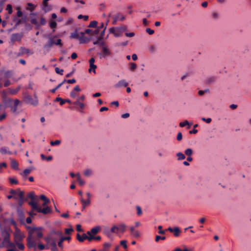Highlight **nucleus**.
Wrapping results in <instances>:
<instances>
[{"label":"nucleus","mask_w":251,"mask_h":251,"mask_svg":"<svg viewBox=\"0 0 251 251\" xmlns=\"http://www.w3.org/2000/svg\"><path fill=\"white\" fill-rule=\"evenodd\" d=\"M1 236L4 237V243L1 245V247H4V248H7V249H15L16 244L15 242L13 243L10 241V234L5 230L1 231Z\"/></svg>","instance_id":"nucleus-1"},{"label":"nucleus","mask_w":251,"mask_h":251,"mask_svg":"<svg viewBox=\"0 0 251 251\" xmlns=\"http://www.w3.org/2000/svg\"><path fill=\"white\" fill-rule=\"evenodd\" d=\"M28 204L31 205L32 208L37 211L39 213H42L44 214H47L49 213H50L51 210L50 207L49 206L45 207L44 208H42L41 207L39 206L35 201H30Z\"/></svg>","instance_id":"nucleus-2"},{"label":"nucleus","mask_w":251,"mask_h":251,"mask_svg":"<svg viewBox=\"0 0 251 251\" xmlns=\"http://www.w3.org/2000/svg\"><path fill=\"white\" fill-rule=\"evenodd\" d=\"M24 236L20 233L16 234L14 236V241L19 250L23 251L25 249V246L22 243Z\"/></svg>","instance_id":"nucleus-3"},{"label":"nucleus","mask_w":251,"mask_h":251,"mask_svg":"<svg viewBox=\"0 0 251 251\" xmlns=\"http://www.w3.org/2000/svg\"><path fill=\"white\" fill-rule=\"evenodd\" d=\"M39 240L36 238L34 236L31 235V234H29L27 238V246L29 249H31L34 248V249H36V243Z\"/></svg>","instance_id":"nucleus-4"},{"label":"nucleus","mask_w":251,"mask_h":251,"mask_svg":"<svg viewBox=\"0 0 251 251\" xmlns=\"http://www.w3.org/2000/svg\"><path fill=\"white\" fill-rule=\"evenodd\" d=\"M39 240L36 238L34 236L31 235V234H29L27 238V246L29 249H31L34 248V249H36V243Z\"/></svg>","instance_id":"nucleus-5"},{"label":"nucleus","mask_w":251,"mask_h":251,"mask_svg":"<svg viewBox=\"0 0 251 251\" xmlns=\"http://www.w3.org/2000/svg\"><path fill=\"white\" fill-rule=\"evenodd\" d=\"M55 235L60 237L62 235V233L59 231H52L50 234L49 235L50 239L51 241L50 245H52L53 243L56 244L57 239L54 237Z\"/></svg>","instance_id":"nucleus-6"},{"label":"nucleus","mask_w":251,"mask_h":251,"mask_svg":"<svg viewBox=\"0 0 251 251\" xmlns=\"http://www.w3.org/2000/svg\"><path fill=\"white\" fill-rule=\"evenodd\" d=\"M30 22L32 24L36 26V28L38 29L41 25H45L47 22L45 18L41 17L40 19V23H39L37 22V19L35 18H31L30 20Z\"/></svg>","instance_id":"nucleus-7"},{"label":"nucleus","mask_w":251,"mask_h":251,"mask_svg":"<svg viewBox=\"0 0 251 251\" xmlns=\"http://www.w3.org/2000/svg\"><path fill=\"white\" fill-rule=\"evenodd\" d=\"M24 101L26 103H29L33 105H36L38 104L37 100H34L31 96L27 95L24 97Z\"/></svg>","instance_id":"nucleus-8"},{"label":"nucleus","mask_w":251,"mask_h":251,"mask_svg":"<svg viewBox=\"0 0 251 251\" xmlns=\"http://www.w3.org/2000/svg\"><path fill=\"white\" fill-rule=\"evenodd\" d=\"M112 18L113 19L112 24L113 25H116L118 20L124 21L125 19V16L120 13L113 15Z\"/></svg>","instance_id":"nucleus-9"},{"label":"nucleus","mask_w":251,"mask_h":251,"mask_svg":"<svg viewBox=\"0 0 251 251\" xmlns=\"http://www.w3.org/2000/svg\"><path fill=\"white\" fill-rule=\"evenodd\" d=\"M48 2L46 1V0H44L42 2V9L45 13L51 11L52 9V6L51 5L49 4Z\"/></svg>","instance_id":"nucleus-10"},{"label":"nucleus","mask_w":251,"mask_h":251,"mask_svg":"<svg viewBox=\"0 0 251 251\" xmlns=\"http://www.w3.org/2000/svg\"><path fill=\"white\" fill-rule=\"evenodd\" d=\"M166 230H168L170 232L173 233L175 237H178L181 232V230L178 227H175L174 228L169 227Z\"/></svg>","instance_id":"nucleus-11"},{"label":"nucleus","mask_w":251,"mask_h":251,"mask_svg":"<svg viewBox=\"0 0 251 251\" xmlns=\"http://www.w3.org/2000/svg\"><path fill=\"white\" fill-rule=\"evenodd\" d=\"M81 91V89L78 85L75 87L74 89L70 93V97L72 98H75L78 95V93Z\"/></svg>","instance_id":"nucleus-12"},{"label":"nucleus","mask_w":251,"mask_h":251,"mask_svg":"<svg viewBox=\"0 0 251 251\" xmlns=\"http://www.w3.org/2000/svg\"><path fill=\"white\" fill-rule=\"evenodd\" d=\"M128 83L125 79H122L119 81L116 84H115L114 87L117 88H121L122 87H126L128 86Z\"/></svg>","instance_id":"nucleus-13"},{"label":"nucleus","mask_w":251,"mask_h":251,"mask_svg":"<svg viewBox=\"0 0 251 251\" xmlns=\"http://www.w3.org/2000/svg\"><path fill=\"white\" fill-rule=\"evenodd\" d=\"M54 43V41L53 40V38L50 37L47 43L44 45V48L47 49L48 50H49L52 47Z\"/></svg>","instance_id":"nucleus-14"},{"label":"nucleus","mask_w":251,"mask_h":251,"mask_svg":"<svg viewBox=\"0 0 251 251\" xmlns=\"http://www.w3.org/2000/svg\"><path fill=\"white\" fill-rule=\"evenodd\" d=\"M22 38V35L20 33L12 34L11 37V40L12 42H14L16 41H21Z\"/></svg>","instance_id":"nucleus-15"},{"label":"nucleus","mask_w":251,"mask_h":251,"mask_svg":"<svg viewBox=\"0 0 251 251\" xmlns=\"http://www.w3.org/2000/svg\"><path fill=\"white\" fill-rule=\"evenodd\" d=\"M19 197V199L16 200L18 201V205L19 206H22L25 200L24 199V192H20Z\"/></svg>","instance_id":"nucleus-16"},{"label":"nucleus","mask_w":251,"mask_h":251,"mask_svg":"<svg viewBox=\"0 0 251 251\" xmlns=\"http://www.w3.org/2000/svg\"><path fill=\"white\" fill-rule=\"evenodd\" d=\"M80 34L79 38L80 44L85 43L89 41L88 38L85 36L84 32H80Z\"/></svg>","instance_id":"nucleus-17"},{"label":"nucleus","mask_w":251,"mask_h":251,"mask_svg":"<svg viewBox=\"0 0 251 251\" xmlns=\"http://www.w3.org/2000/svg\"><path fill=\"white\" fill-rule=\"evenodd\" d=\"M21 89V86H19L18 87H17L16 89H12L11 88H9L7 89V91H8V93L12 95H15Z\"/></svg>","instance_id":"nucleus-18"},{"label":"nucleus","mask_w":251,"mask_h":251,"mask_svg":"<svg viewBox=\"0 0 251 251\" xmlns=\"http://www.w3.org/2000/svg\"><path fill=\"white\" fill-rule=\"evenodd\" d=\"M102 56L105 57L106 56L111 55V52L107 47H102Z\"/></svg>","instance_id":"nucleus-19"},{"label":"nucleus","mask_w":251,"mask_h":251,"mask_svg":"<svg viewBox=\"0 0 251 251\" xmlns=\"http://www.w3.org/2000/svg\"><path fill=\"white\" fill-rule=\"evenodd\" d=\"M20 192H24V191H21L20 189H17L16 190L11 189L10 191V193L12 194L13 196H16L17 198V200L19 199V195Z\"/></svg>","instance_id":"nucleus-20"},{"label":"nucleus","mask_w":251,"mask_h":251,"mask_svg":"<svg viewBox=\"0 0 251 251\" xmlns=\"http://www.w3.org/2000/svg\"><path fill=\"white\" fill-rule=\"evenodd\" d=\"M88 235L85 233H83L81 236L79 233L77 234V239L80 242H83L84 240L87 239Z\"/></svg>","instance_id":"nucleus-21"},{"label":"nucleus","mask_w":251,"mask_h":251,"mask_svg":"<svg viewBox=\"0 0 251 251\" xmlns=\"http://www.w3.org/2000/svg\"><path fill=\"white\" fill-rule=\"evenodd\" d=\"M0 152L2 154H12V152L9 151L8 150V148L6 147H3L1 148L0 149Z\"/></svg>","instance_id":"nucleus-22"},{"label":"nucleus","mask_w":251,"mask_h":251,"mask_svg":"<svg viewBox=\"0 0 251 251\" xmlns=\"http://www.w3.org/2000/svg\"><path fill=\"white\" fill-rule=\"evenodd\" d=\"M118 226H114L110 229V231H107L106 234H107V236L109 237H110V235H111V233H118Z\"/></svg>","instance_id":"nucleus-23"},{"label":"nucleus","mask_w":251,"mask_h":251,"mask_svg":"<svg viewBox=\"0 0 251 251\" xmlns=\"http://www.w3.org/2000/svg\"><path fill=\"white\" fill-rule=\"evenodd\" d=\"M36 197L34 192H30L27 195L26 199H30L31 200V201H35Z\"/></svg>","instance_id":"nucleus-24"},{"label":"nucleus","mask_w":251,"mask_h":251,"mask_svg":"<svg viewBox=\"0 0 251 251\" xmlns=\"http://www.w3.org/2000/svg\"><path fill=\"white\" fill-rule=\"evenodd\" d=\"M20 101L19 100L16 99L14 100V103L13 106L12 107L11 110L13 112H16L17 110V106L20 103Z\"/></svg>","instance_id":"nucleus-25"},{"label":"nucleus","mask_w":251,"mask_h":251,"mask_svg":"<svg viewBox=\"0 0 251 251\" xmlns=\"http://www.w3.org/2000/svg\"><path fill=\"white\" fill-rule=\"evenodd\" d=\"M126 226L125 224H121L118 226V231L121 233H124L126 231Z\"/></svg>","instance_id":"nucleus-26"},{"label":"nucleus","mask_w":251,"mask_h":251,"mask_svg":"<svg viewBox=\"0 0 251 251\" xmlns=\"http://www.w3.org/2000/svg\"><path fill=\"white\" fill-rule=\"evenodd\" d=\"M192 125V124H190L187 120H185L182 122L179 123V126L183 127L186 126H188L187 128H189L190 126Z\"/></svg>","instance_id":"nucleus-27"},{"label":"nucleus","mask_w":251,"mask_h":251,"mask_svg":"<svg viewBox=\"0 0 251 251\" xmlns=\"http://www.w3.org/2000/svg\"><path fill=\"white\" fill-rule=\"evenodd\" d=\"M83 174L85 176L90 177L93 175V173L91 169H87L84 171Z\"/></svg>","instance_id":"nucleus-28"},{"label":"nucleus","mask_w":251,"mask_h":251,"mask_svg":"<svg viewBox=\"0 0 251 251\" xmlns=\"http://www.w3.org/2000/svg\"><path fill=\"white\" fill-rule=\"evenodd\" d=\"M19 166V164L17 161L15 160H12L11 162V167L12 168L14 169H18Z\"/></svg>","instance_id":"nucleus-29"},{"label":"nucleus","mask_w":251,"mask_h":251,"mask_svg":"<svg viewBox=\"0 0 251 251\" xmlns=\"http://www.w3.org/2000/svg\"><path fill=\"white\" fill-rule=\"evenodd\" d=\"M176 155L177 157V160H184L185 158V154H183V153L181 152H177L176 154Z\"/></svg>","instance_id":"nucleus-30"},{"label":"nucleus","mask_w":251,"mask_h":251,"mask_svg":"<svg viewBox=\"0 0 251 251\" xmlns=\"http://www.w3.org/2000/svg\"><path fill=\"white\" fill-rule=\"evenodd\" d=\"M76 176L77 177V181L80 186H82L85 184V181L81 179L79 173L76 174Z\"/></svg>","instance_id":"nucleus-31"},{"label":"nucleus","mask_w":251,"mask_h":251,"mask_svg":"<svg viewBox=\"0 0 251 251\" xmlns=\"http://www.w3.org/2000/svg\"><path fill=\"white\" fill-rule=\"evenodd\" d=\"M73 103L74 105H78L81 109H83L85 108L84 104L82 102L79 101L78 100H76L74 101Z\"/></svg>","instance_id":"nucleus-32"},{"label":"nucleus","mask_w":251,"mask_h":251,"mask_svg":"<svg viewBox=\"0 0 251 251\" xmlns=\"http://www.w3.org/2000/svg\"><path fill=\"white\" fill-rule=\"evenodd\" d=\"M216 80V77L215 76H211L207 79L206 83L208 84L213 83Z\"/></svg>","instance_id":"nucleus-33"},{"label":"nucleus","mask_w":251,"mask_h":251,"mask_svg":"<svg viewBox=\"0 0 251 251\" xmlns=\"http://www.w3.org/2000/svg\"><path fill=\"white\" fill-rule=\"evenodd\" d=\"M193 151L190 148L187 149L184 151L185 155H186V156H191L193 154Z\"/></svg>","instance_id":"nucleus-34"},{"label":"nucleus","mask_w":251,"mask_h":251,"mask_svg":"<svg viewBox=\"0 0 251 251\" xmlns=\"http://www.w3.org/2000/svg\"><path fill=\"white\" fill-rule=\"evenodd\" d=\"M80 33H78L77 32H74L73 33H72L71 35V38H74V39H79V36H80Z\"/></svg>","instance_id":"nucleus-35"},{"label":"nucleus","mask_w":251,"mask_h":251,"mask_svg":"<svg viewBox=\"0 0 251 251\" xmlns=\"http://www.w3.org/2000/svg\"><path fill=\"white\" fill-rule=\"evenodd\" d=\"M80 201L82 204L86 205L87 206L89 205L91 203V200L87 199L84 200L83 199L81 198Z\"/></svg>","instance_id":"nucleus-36"},{"label":"nucleus","mask_w":251,"mask_h":251,"mask_svg":"<svg viewBox=\"0 0 251 251\" xmlns=\"http://www.w3.org/2000/svg\"><path fill=\"white\" fill-rule=\"evenodd\" d=\"M100 229V227H99V226L95 227L92 228L91 229V232L92 234L95 235V234H97L99 232Z\"/></svg>","instance_id":"nucleus-37"},{"label":"nucleus","mask_w":251,"mask_h":251,"mask_svg":"<svg viewBox=\"0 0 251 251\" xmlns=\"http://www.w3.org/2000/svg\"><path fill=\"white\" fill-rule=\"evenodd\" d=\"M41 157L42 159L46 160L47 161H50L52 159V157L51 155L48 156H45L44 154H41Z\"/></svg>","instance_id":"nucleus-38"},{"label":"nucleus","mask_w":251,"mask_h":251,"mask_svg":"<svg viewBox=\"0 0 251 251\" xmlns=\"http://www.w3.org/2000/svg\"><path fill=\"white\" fill-rule=\"evenodd\" d=\"M12 75V72L11 71H7L4 72V77L5 78L11 77Z\"/></svg>","instance_id":"nucleus-39"},{"label":"nucleus","mask_w":251,"mask_h":251,"mask_svg":"<svg viewBox=\"0 0 251 251\" xmlns=\"http://www.w3.org/2000/svg\"><path fill=\"white\" fill-rule=\"evenodd\" d=\"M20 50L22 54H28L29 52V50L24 47H21Z\"/></svg>","instance_id":"nucleus-40"},{"label":"nucleus","mask_w":251,"mask_h":251,"mask_svg":"<svg viewBox=\"0 0 251 251\" xmlns=\"http://www.w3.org/2000/svg\"><path fill=\"white\" fill-rule=\"evenodd\" d=\"M8 180L12 185L18 184V181L13 177H9Z\"/></svg>","instance_id":"nucleus-41"},{"label":"nucleus","mask_w":251,"mask_h":251,"mask_svg":"<svg viewBox=\"0 0 251 251\" xmlns=\"http://www.w3.org/2000/svg\"><path fill=\"white\" fill-rule=\"evenodd\" d=\"M31 170L29 169H25L23 173V176L24 177L27 176L31 172Z\"/></svg>","instance_id":"nucleus-42"},{"label":"nucleus","mask_w":251,"mask_h":251,"mask_svg":"<svg viewBox=\"0 0 251 251\" xmlns=\"http://www.w3.org/2000/svg\"><path fill=\"white\" fill-rule=\"evenodd\" d=\"M122 34L123 32H122V31H121L119 28L116 27V32L114 36L116 37H119L122 36Z\"/></svg>","instance_id":"nucleus-43"},{"label":"nucleus","mask_w":251,"mask_h":251,"mask_svg":"<svg viewBox=\"0 0 251 251\" xmlns=\"http://www.w3.org/2000/svg\"><path fill=\"white\" fill-rule=\"evenodd\" d=\"M14 21L16 22V25H19L22 23L25 22V18H22V19H17L16 18H15Z\"/></svg>","instance_id":"nucleus-44"},{"label":"nucleus","mask_w":251,"mask_h":251,"mask_svg":"<svg viewBox=\"0 0 251 251\" xmlns=\"http://www.w3.org/2000/svg\"><path fill=\"white\" fill-rule=\"evenodd\" d=\"M45 240L47 242V245L46 246V249H49L50 248V242H51V241L50 239L49 236H48V237H46L45 238Z\"/></svg>","instance_id":"nucleus-45"},{"label":"nucleus","mask_w":251,"mask_h":251,"mask_svg":"<svg viewBox=\"0 0 251 251\" xmlns=\"http://www.w3.org/2000/svg\"><path fill=\"white\" fill-rule=\"evenodd\" d=\"M60 143H61V141L59 140H57L54 141H51L50 142V145L52 146L59 145Z\"/></svg>","instance_id":"nucleus-46"},{"label":"nucleus","mask_w":251,"mask_h":251,"mask_svg":"<svg viewBox=\"0 0 251 251\" xmlns=\"http://www.w3.org/2000/svg\"><path fill=\"white\" fill-rule=\"evenodd\" d=\"M55 101L58 102L60 101V105H62L65 103V101L64 100H63L62 98L57 97L55 99Z\"/></svg>","instance_id":"nucleus-47"},{"label":"nucleus","mask_w":251,"mask_h":251,"mask_svg":"<svg viewBox=\"0 0 251 251\" xmlns=\"http://www.w3.org/2000/svg\"><path fill=\"white\" fill-rule=\"evenodd\" d=\"M97 22L96 21H93L91 22L89 25H88L89 27H96L97 25Z\"/></svg>","instance_id":"nucleus-48"},{"label":"nucleus","mask_w":251,"mask_h":251,"mask_svg":"<svg viewBox=\"0 0 251 251\" xmlns=\"http://www.w3.org/2000/svg\"><path fill=\"white\" fill-rule=\"evenodd\" d=\"M148 50L151 53H154L156 51V48L154 46L151 45L149 48Z\"/></svg>","instance_id":"nucleus-49"},{"label":"nucleus","mask_w":251,"mask_h":251,"mask_svg":"<svg viewBox=\"0 0 251 251\" xmlns=\"http://www.w3.org/2000/svg\"><path fill=\"white\" fill-rule=\"evenodd\" d=\"M131 234L136 238L139 237L140 235V232L137 230H135Z\"/></svg>","instance_id":"nucleus-50"},{"label":"nucleus","mask_w":251,"mask_h":251,"mask_svg":"<svg viewBox=\"0 0 251 251\" xmlns=\"http://www.w3.org/2000/svg\"><path fill=\"white\" fill-rule=\"evenodd\" d=\"M55 73L58 74H59L60 75H63V69H59V68H55Z\"/></svg>","instance_id":"nucleus-51"},{"label":"nucleus","mask_w":251,"mask_h":251,"mask_svg":"<svg viewBox=\"0 0 251 251\" xmlns=\"http://www.w3.org/2000/svg\"><path fill=\"white\" fill-rule=\"evenodd\" d=\"M41 200L44 201V202H50V201L49 199H48L46 196L44 195H41L40 197Z\"/></svg>","instance_id":"nucleus-52"},{"label":"nucleus","mask_w":251,"mask_h":251,"mask_svg":"<svg viewBox=\"0 0 251 251\" xmlns=\"http://www.w3.org/2000/svg\"><path fill=\"white\" fill-rule=\"evenodd\" d=\"M130 70L132 71H134L137 68V65L134 63H130Z\"/></svg>","instance_id":"nucleus-53"},{"label":"nucleus","mask_w":251,"mask_h":251,"mask_svg":"<svg viewBox=\"0 0 251 251\" xmlns=\"http://www.w3.org/2000/svg\"><path fill=\"white\" fill-rule=\"evenodd\" d=\"M166 239V237L165 236H160L159 235H156L155 236V241L156 242H158L159 240L161 239L162 240H164Z\"/></svg>","instance_id":"nucleus-54"},{"label":"nucleus","mask_w":251,"mask_h":251,"mask_svg":"<svg viewBox=\"0 0 251 251\" xmlns=\"http://www.w3.org/2000/svg\"><path fill=\"white\" fill-rule=\"evenodd\" d=\"M201 120L203 122H206V123L207 124H209L212 121V119L210 118H205L204 117H202L201 118Z\"/></svg>","instance_id":"nucleus-55"},{"label":"nucleus","mask_w":251,"mask_h":251,"mask_svg":"<svg viewBox=\"0 0 251 251\" xmlns=\"http://www.w3.org/2000/svg\"><path fill=\"white\" fill-rule=\"evenodd\" d=\"M89 18L88 16L87 15H79L78 16V19H84V21H87Z\"/></svg>","instance_id":"nucleus-56"},{"label":"nucleus","mask_w":251,"mask_h":251,"mask_svg":"<svg viewBox=\"0 0 251 251\" xmlns=\"http://www.w3.org/2000/svg\"><path fill=\"white\" fill-rule=\"evenodd\" d=\"M126 240H122L120 242V244L123 246L124 248L126 249L127 248V245H126Z\"/></svg>","instance_id":"nucleus-57"},{"label":"nucleus","mask_w":251,"mask_h":251,"mask_svg":"<svg viewBox=\"0 0 251 251\" xmlns=\"http://www.w3.org/2000/svg\"><path fill=\"white\" fill-rule=\"evenodd\" d=\"M54 44L59 46L60 47H62L63 45L62 44V40L60 39H58L56 40V41H54Z\"/></svg>","instance_id":"nucleus-58"},{"label":"nucleus","mask_w":251,"mask_h":251,"mask_svg":"<svg viewBox=\"0 0 251 251\" xmlns=\"http://www.w3.org/2000/svg\"><path fill=\"white\" fill-rule=\"evenodd\" d=\"M35 237L39 240L40 239L43 237V233L41 231H38L36 233V236Z\"/></svg>","instance_id":"nucleus-59"},{"label":"nucleus","mask_w":251,"mask_h":251,"mask_svg":"<svg viewBox=\"0 0 251 251\" xmlns=\"http://www.w3.org/2000/svg\"><path fill=\"white\" fill-rule=\"evenodd\" d=\"M6 10H8L9 14L12 13V7L11 4H8L7 5Z\"/></svg>","instance_id":"nucleus-60"},{"label":"nucleus","mask_w":251,"mask_h":251,"mask_svg":"<svg viewBox=\"0 0 251 251\" xmlns=\"http://www.w3.org/2000/svg\"><path fill=\"white\" fill-rule=\"evenodd\" d=\"M117 28H119L121 31H122V32L123 31L127 30V26L126 25H123Z\"/></svg>","instance_id":"nucleus-61"},{"label":"nucleus","mask_w":251,"mask_h":251,"mask_svg":"<svg viewBox=\"0 0 251 251\" xmlns=\"http://www.w3.org/2000/svg\"><path fill=\"white\" fill-rule=\"evenodd\" d=\"M146 31L150 35H152L154 33V31L150 28H146Z\"/></svg>","instance_id":"nucleus-62"},{"label":"nucleus","mask_w":251,"mask_h":251,"mask_svg":"<svg viewBox=\"0 0 251 251\" xmlns=\"http://www.w3.org/2000/svg\"><path fill=\"white\" fill-rule=\"evenodd\" d=\"M51 246V250L52 251H57V248L56 244H54V243L52 244V245H50Z\"/></svg>","instance_id":"nucleus-63"},{"label":"nucleus","mask_w":251,"mask_h":251,"mask_svg":"<svg viewBox=\"0 0 251 251\" xmlns=\"http://www.w3.org/2000/svg\"><path fill=\"white\" fill-rule=\"evenodd\" d=\"M190 251L189 250H188V249L187 248H185L183 250H181L180 248H176L174 251Z\"/></svg>","instance_id":"nucleus-64"}]
</instances>
